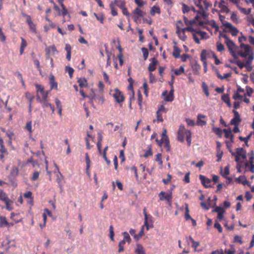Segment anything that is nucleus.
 I'll return each mask as SVG.
<instances>
[{
	"label": "nucleus",
	"mask_w": 254,
	"mask_h": 254,
	"mask_svg": "<svg viewBox=\"0 0 254 254\" xmlns=\"http://www.w3.org/2000/svg\"><path fill=\"white\" fill-rule=\"evenodd\" d=\"M110 94L114 97L116 102L118 103H122L125 100V97L123 93L118 89L111 90Z\"/></svg>",
	"instance_id": "obj_5"
},
{
	"label": "nucleus",
	"mask_w": 254,
	"mask_h": 254,
	"mask_svg": "<svg viewBox=\"0 0 254 254\" xmlns=\"http://www.w3.org/2000/svg\"><path fill=\"white\" fill-rule=\"evenodd\" d=\"M185 217L186 219V220H190L191 219V216H190L189 212V205L187 203L185 204Z\"/></svg>",
	"instance_id": "obj_37"
},
{
	"label": "nucleus",
	"mask_w": 254,
	"mask_h": 254,
	"mask_svg": "<svg viewBox=\"0 0 254 254\" xmlns=\"http://www.w3.org/2000/svg\"><path fill=\"white\" fill-rule=\"evenodd\" d=\"M163 146L167 152L170 151V141L168 137H166L164 139Z\"/></svg>",
	"instance_id": "obj_29"
},
{
	"label": "nucleus",
	"mask_w": 254,
	"mask_h": 254,
	"mask_svg": "<svg viewBox=\"0 0 254 254\" xmlns=\"http://www.w3.org/2000/svg\"><path fill=\"white\" fill-rule=\"evenodd\" d=\"M109 233H110V237L112 241L114 240V227L113 225H111L109 227Z\"/></svg>",
	"instance_id": "obj_55"
},
{
	"label": "nucleus",
	"mask_w": 254,
	"mask_h": 254,
	"mask_svg": "<svg viewBox=\"0 0 254 254\" xmlns=\"http://www.w3.org/2000/svg\"><path fill=\"white\" fill-rule=\"evenodd\" d=\"M235 161L239 162L241 158H246V152L243 148H237L236 150Z\"/></svg>",
	"instance_id": "obj_10"
},
{
	"label": "nucleus",
	"mask_w": 254,
	"mask_h": 254,
	"mask_svg": "<svg viewBox=\"0 0 254 254\" xmlns=\"http://www.w3.org/2000/svg\"><path fill=\"white\" fill-rule=\"evenodd\" d=\"M191 133L190 131L186 129L183 125H181L178 131V140L183 142L185 137H186L189 146H190L191 144Z\"/></svg>",
	"instance_id": "obj_1"
},
{
	"label": "nucleus",
	"mask_w": 254,
	"mask_h": 254,
	"mask_svg": "<svg viewBox=\"0 0 254 254\" xmlns=\"http://www.w3.org/2000/svg\"><path fill=\"white\" fill-rule=\"evenodd\" d=\"M176 33L178 34L179 38L182 41H184L186 40L187 36L185 34V31L184 30V28H180L179 25H177Z\"/></svg>",
	"instance_id": "obj_14"
},
{
	"label": "nucleus",
	"mask_w": 254,
	"mask_h": 254,
	"mask_svg": "<svg viewBox=\"0 0 254 254\" xmlns=\"http://www.w3.org/2000/svg\"><path fill=\"white\" fill-rule=\"evenodd\" d=\"M24 196L25 197V198H30V203L33 204V198H32V193L31 191H27L26 192H25L24 194Z\"/></svg>",
	"instance_id": "obj_51"
},
{
	"label": "nucleus",
	"mask_w": 254,
	"mask_h": 254,
	"mask_svg": "<svg viewBox=\"0 0 254 254\" xmlns=\"http://www.w3.org/2000/svg\"><path fill=\"white\" fill-rule=\"evenodd\" d=\"M25 128L29 132V133H32V122L30 121L27 123Z\"/></svg>",
	"instance_id": "obj_62"
},
{
	"label": "nucleus",
	"mask_w": 254,
	"mask_h": 254,
	"mask_svg": "<svg viewBox=\"0 0 254 254\" xmlns=\"http://www.w3.org/2000/svg\"><path fill=\"white\" fill-rule=\"evenodd\" d=\"M124 235V240L127 243H129L131 241V238L128 234V233L127 232H125L123 233Z\"/></svg>",
	"instance_id": "obj_52"
},
{
	"label": "nucleus",
	"mask_w": 254,
	"mask_h": 254,
	"mask_svg": "<svg viewBox=\"0 0 254 254\" xmlns=\"http://www.w3.org/2000/svg\"><path fill=\"white\" fill-rule=\"evenodd\" d=\"M36 99L38 102H40L42 104V106L43 108H47L50 107L52 110L53 113L55 112V108L53 106H52L50 103L48 102V99H41V97H39L38 96H36Z\"/></svg>",
	"instance_id": "obj_11"
},
{
	"label": "nucleus",
	"mask_w": 254,
	"mask_h": 254,
	"mask_svg": "<svg viewBox=\"0 0 254 254\" xmlns=\"http://www.w3.org/2000/svg\"><path fill=\"white\" fill-rule=\"evenodd\" d=\"M143 235H144V228H143V226H142L139 234L138 235H137V236H136L135 240L138 241L142 237V236Z\"/></svg>",
	"instance_id": "obj_59"
},
{
	"label": "nucleus",
	"mask_w": 254,
	"mask_h": 254,
	"mask_svg": "<svg viewBox=\"0 0 254 254\" xmlns=\"http://www.w3.org/2000/svg\"><path fill=\"white\" fill-rule=\"evenodd\" d=\"M50 83L51 85V90H58V83L55 81V76L53 74H51L49 77Z\"/></svg>",
	"instance_id": "obj_20"
},
{
	"label": "nucleus",
	"mask_w": 254,
	"mask_h": 254,
	"mask_svg": "<svg viewBox=\"0 0 254 254\" xmlns=\"http://www.w3.org/2000/svg\"><path fill=\"white\" fill-rule=\"evenodd\" d=\"M202 88L203 89V91L205 94L206 97L209 96V92L208 91V88L207 84L204 82H202Z\"/></svg>",
	"instance_id": "obj_39"
},
{
	"label": "nucleus",
	"mask_w": 254,
	"mask_h": 254,
	"mask_svg": "<svg viewBox=\"0 0 254 254\" xmlns=\"http://www.w3.org/2000/svg\"><path fill=\"white\" fill-rule=\"evenodd\" d=\"M143 214L144 215V226L146 227V230H148L150 228L153 227L152 217L147 214L146 208L143 209Z\"/></svg>",
	"instance_id": "obj_8"
},
{
	"label": "nucleus",
	"mask_w": 254,
	"mask_h": 254,
	"mask_svg": "<svg viewBox=\"0 0 254 254\" xmlns=\"http://www.w3.org/2000/svg\"><path fill=\"white\" fill-rule=\"evenodd\" d=\"M110 7L111 9V14L113 16H117L118 15V12L115 10L113 2H112L110 4Z\"/></svg>",
	"instance_id": "obj_50"
},
{
	"label": "nucleus",
	"mask_w": 254,
	"mask_h": 254,
	"mask_svg": "<svg viewBox=\"0 0 254 254\" xmlns=\"http://www.w3.org/2000/svg\"><path fill=\"white\" fill-rule=\"evenodd\" d=\"M224 38L226 39L225 44H226L229 51L231 53L232 56L235 58L237 59V50L238 49V47L234 44V43L229 39V38L226 35L223 36Z\"/></svg>",
	"instance_id": "obj_4"
},
{
	"label": "nucleus",
	"mask_w": 254,
	"mask_h": 254,
	"mask_svg": "<svg viewBox=\"0 0 254 254\" xmlns=\"http://www.w3.org/2000/svg\"><path fill=\"white\" fill-rule=\"evenodd\" d=\"M8 221L5 217L0 216V227H3L7 226Z\"/></svg>",
	"instance_id": "obj_34"
},
{
	"label": "nucleus",
	"mask_w": 254,
	"mask_h": 254,
	"mask_svg": "<svg viewBox=\"0 0 254 254\" xmlns=\"http://www.w3.org/2000/svg\"><path fill=\"white\" fill-rule=\"evenodd\" d=\"M172 189L169 192L166 193L165 191H161L159 193V199L161 201L166 200L168 202H171L172 199Z\"/></svg>",
	"instance_id": "obj_9"
},
{
	"label": "nucleus",
	"mask_w": 254,
	"mask_h": 254,
	"mask_svg": "<svg viewBox=\"0 0 254 254\" xmlns=\"http://www.w3.org/2000/svg\"><path fill=\"white\" fill-rule=\"evenodd\" d=\"M213 132L216 133L219 137H221L222 135V130L219 127H214L213 128Z\"/></svg>",
	"instance_id": "obj_58"
},
{
	"label": "nucleus",
	"mask_w": 254,
	"mask_h": 254,
	"mask_svg": "<svg viewBox=\"0 0 254 254\" xmlns=\"http://www.w3.org/2000/svg\"><path fill=\"white\" fill-rule=\"evenodd\" d=\"M203 52H205V59L207 58H210L211 57H213V54H215L214 52L211 51V50H203L201 54H202Z\"/></svg>",
	"instance_id": "obj_35"
},
{
	"label": "nucleus",
	"mask_w": 254,
	"mask_h": 254,
	"mask_svg": "<svg viewBox=\"0 0 254 254\" xmlns=\"http://www.w3.org/2000/svg\"><path fill=\"white\" fill-rule=\"evenodd\" d=\"M190 10V8L187 4L183 3L182 5V11L184 13L188 12Z\"/></svg>",
	"instance_id": "obj_61"
},
{
	"label": "nucleus",
	"mask_w": 254,
	"mask_h": 254,
	"mask_svg": "<svg viewBox=\"0 0 254 254\" xmlns=\"http://www.w3.org/2000/svg\"><path fill=\"white\" fill-rule=\"evenodd\" d=\"M94 15L96 17V19L100 22L101 23H103L104 20V16L103 14H97L96 13H94Z\"/></svg>",
	"instance_id": "obj_44"
},
{
	"label": "nucleus",
	"mask_w": 254,
	"mask_h": 254,
	"mask_svg": "<svg viewBox=\"0 0 254 254\" xmlns=\"http://www.w3.org/2000/svg\"><path fill=\"white\" fill-rule=\"evenodd\" d=\"M158 64V62L155 58L151 59V63L149 64L148 69L150 72L154 71L156 69V65Z\"/></svg>",
	"instance_id": "obj_19"
},
{
	"label": "nucleus",
	"mask_w": 254,
	"mask_h": 254,
	"mask_svg": "<svg viewBox=\"0 0 254 254\" xmlns=\"http://www.w3.org/2000/svg\"><path fill=\"white\" fill-rule=\"evenodd\" d=\"M229 165H227L224 168V171L221 172V174L224 178H226L227 175L229 174Z\"/></svg>",
	"instance_id": "obj_42"
},
{
	"label": "nucleus",
	"mask_w": 254,
	"mask_h": 254,
	"mask_svg": "<svg viewBox=\"0 0 254 254\" xmlns=\"http://www.w3.org/2000/svg\"><path fill=\"white\" fill-rule=\"evenodd\" d=\"M181 50L179 47H178L176 45L173 46V51L172 53V55L175 58H179L181 56Z\"/></svg>",
	"instance_id": "obj_22"
},
{
	"label": "nucleus",
	"mask_w": 254,
	"mask_h": 254,
	"mask_svg": "<svg viewBox=\"0 0 254 254\" xmlns=\"http://www.w3.org/2000/svg\"><path fill=\"white\" fill-rule=\"evenodd\" d=\"M132 15H136L139 16L140 17H142L144 15L143 12L139 7L135 8L132 13Z\"/></svg>",
	"instance_id": "obj_30"
},
{
	"label": "nucleus",
	"mask_w": 254,
	"mask_h": 254,
	"mask_svg": "<svg viewBox=\"0 0 254 254\" xmlns=\"http://www.w3.org/2000/svg\"><path fill=\"white\" fill-rule=\"evenodd\" d=\"M19 173V169L18 167L16 166H13L11 168L10 175L12 177H16L18 175Z\"/></svg>",
	"instance_id": "obj_28"
},
{
	"label": "nucleus",
	"mask_w": 254,
	"mask_h": 254,
	"mask_svg": "<svg viewBox=\"0 0 254 254\" xmlns=\"http://www.w3.org/2000/svg\"><path fill=\"white\" fill-rule=\"evenodd\" d=\"M240 48L241 49L242 51H244V52L238 51L237 58H238V56H240L243 58H246L247 56H250V55L252 54L254 55L252 48L248 44L241 43L240 45Z\"/></svg>",
	"instance_id": "obj_3"
},
{
	"label": "nucleus",
	"mask_w": 254,
	"mask_h": 254,
	"mask_svg": "<svg viewBox=\"0 0 254 254\" xmlns=\"http://www.w3.org/2000/svg\"><path fill=\"white\" fill-rule=\"evenodd\" d=\"M196 33L198 35L201 37V39L206 38L205 36L207 35L206 32L201 31H196Z\"/></svg>",
	"instance_id": "obj_64"
},
{
	"label": "nucleus",
	"mask_w": 254,
	"mask_h": 254,
	"mask_svg": "<svg viewBox=\"0 0 254 254\" xmlns=\"http://www.w3.org/2000/svg\"><path fill=\"white\" fill-rule=\"evenodd\" d=\"M93 100H97L98 104H102L104 102V99L103 96L96 97L94 95L91 99V102H92Z\"/></svg>",
	"instance_id": "obj_33"
},
{
	"label": "nucleus",
	"mask_w": 254,
	"mask_h": 254,
	"mask_svg": "<svg viewBox=\"0 0 254 254\" xmlns=\"http://www.w3.org/2000/svg\"><path fill=\"white\" fill-rule=\"evenodd\" d=\"M0 152L8 155V151L4 147L3 140L1 137H0Z\"/></svg>",
	"instance_id": "obj_26"
},
{
	"label": "nucleus",
	"mask_w": 254,
	"mask_h": 254,
	"mask_svg": "<svg viewBox=\"0 0 254 254\" xmlns=\"http://www.w3.org/2000/svg\"><path fill=\"white\" fill-rule=\"evenodd\" d=\"M218 7L221 9V11L223 12L227 13L230 11L229 9L225 4H219Z\"/></svg>",
	"instance_id": "obj_45"
},
{
	"label": "nucleus",
	"mask_w": 254,
	"mask_h": 254,
	"mask_svg": "<svg viewBox=\"0 0 254 254\" xmlns=\"http://www.w3.org/2000/svg\"><path fill=\"white\" fill-rule=\"evenodd\" d=\"M206 118V116L202 115V114H198L197 117V121H196V125L198 126H204L206 125V121L203 120L202 119H205Z\"/></svg>",
	"instance_id": "obj_16"
},
{
	"label": "nucleus",
	"mask_w": 254,
	"mask_h": 254,
	"mask_svg": "<svg viewBox=\"0 0 254 254\" xmlns=\"http://www.w3.org/2000/svg\"><path fill=\"white\" fill-rule=\"evenodd\" d=\"M134 252L136 254H146L144 248L139 244H136V248Z\"/></svg>",
	"instance_id": "obj_23"
},
{
	"label": "nucleus",
	"mask_w": 254,
	"mask_h": 254,
	"mask_svg": "<svg viewBox=\"0 0 254 254\" xmlns=\"http://www.w3.org/2000/svg\"><path fill=\"white\" fill-rule=\"evenodd\" d=\"M180 58H181V61L182 62H185L188 59L190 58V57L189 55L185 54L182 55V56H180Z\"/></svg>",
	"instance_id": "obj_63"
},
{
	"label": "nucleus",
	"mask_w": 254,
	"mask_h": 254,
	"mask_svg": "<svg viewBox=\"0 0 254 254\" xmlns=\"http://www.w3.org/2000/svg\"><path fill=\"white\" fill-rule=\"evenodd\" d=\"M199 179L201 181V182L202 184L205 187V188H209L210 187V184L211 183V180L205 177V176L200 175H199Z\"/></svg>",
	"instance_id": "obj_18"
},
{
	"label": "nucleus",
	"mask_w": 254,
	"mask_h": 254,
	"mask_svg": "<svg viewBox=\"0 0 254 254\" xmlns=\"http://www.w3.org/2000/svg\"><path fill=\"white\" fill-rule=\"evenodd\" d=\"M223 25L225 26V27L229 29L230 32L231 33L232 36H235L238 34V29L234 26L231 23L226 22L225 23H223Z\"/></svg>",
	"instance_id": "obj_12"
},
{
	"label": "nucleus",
	"mask_w": 254,
	"mask_h": 254,
	"mask_svg": "<svg viewBox=\"0 0 254 254\" xmlns=\"http://www.w3.org/2000/svg\"><path fill=\"white\" fill-rule=\"evenodd\" d=\"M223 131L225 133V137L226 138H230L231 143L234 142V135L232 133L231 129H224Z\"/></svg>",
	"instance_id": "obj_21"
},
{
	"label": "nucleus",
	"mask_w": 254,
	"mask_h": 254,
	"mask_svg": "<svg viewBox=\"0 0 254 254\" xmlns=\"http://www.w3.org/2000/svg\"><path fill=\"white\" fill-rule=\"evenodd\" d=\"M22 15L26 18V22L29 26L30 31L35 34H37V31L36 24L32 21L31 16L24 13H22Z\"/></svg>",
	"instance_id": "obj_7"
},
{
	"label": "nucleus",
	"mask_w": 254,
	"mask_h": 254,
	"mask_svg": "<svg viewBox=\"0 0 254 254\" xmlns=\"http://www.w3.org/2000/svg\"><path fill=\"white\" fill-rule=\"evenodd\" d=\"M64 1V0H58V2L61 5L62 8V14L64 17L67 14V10L63 3Z\"/></svg>",
	"instance_id": "obj_24"
},
{
	"label": "nucleus",
	"mask_w": 254,
	"mask_h": 254,
	"mask_svg": "<svg viewBox=\"0 0 254 254\" xmlns=\"http://www.w3.org/2000/svg\"><path fill=\"white\" fill-rule=\"evenodd\" d=\"M185 72V68L184 66H181L179 68H177L174 70V73L176 75H180Z\"/></svg>",
	"instance_id": "obj_41"
},
{
	"label": "nucleus",
	"mask_w": 254,
	"mask_h": 254,
	"mask_svg": "<svg viewBox=\"0 0 254 254\" xmlns=\"http://www.w3.org/2000/svg\"><path fill=\"white\" fill-rule=\"evenodd\" d=\"M141 51L143 54V58L145 60H146L148 57V49L146 48H142L141 49Z\"/></svg>",
	"instance_id": "obj_56"
},
{
	"label": "nucleus",
	"mask_w": 254,
	"mask_h": 254,
	"mask_svg": "<svg viewBox=\"0 0 254 254\" xmlns=\"http://www.w3.org/2000/svg\"><path fill=\"white\" fill-rule=\"evenodd\" d=\"M25 97L29 101V109H30V111H31L32 102V101H33V100L34 99V96L32 95L29 92H26L25 93Z\"/></svg>",
	"instance_id": "obj_31"
},
{
	"label": "nucleus",
	"mask_w": 254,
	"mask_h": 254,
	"mask_svg": "<svg viewBox=\"0 0 254 254\" xmlns=\"http://www.w3.org/2000/svg\"><path fill=\"white\" fill-rule=\"evenodd\" d=\"M46 52L47 56V59H49L50 58L49 55L52 54L53 55H54L56 53H57L58 51L57 50V49L55 45H53L51 46H50L47 48H46Z\"/></svg>",
	"instance_id": "obj_17"
},
{
	"label": "nucleus",
	"mask_w": 254,
	"mask_h": 254,
	"mask_svg": "<svg viewBox=\"0 0 254 254\" xmlns=\"http://www.w3.org/2000/svg\"><path fill=\"white\" fill-rule=\"evenodd\" d=\"M239 9L243 13H244V14H246V15H249L251 12V8L246 9L245 8L239 7Z\"/></svg>",
	"instance_id": "obj_53"
},
{
	"label": "nucleus",
	"mask_w": 254,
	"mask_h": 254,
	"mask_svg": "<svg viewBox=\"0 0 254 254\" xmlns=\"http://www.w3.org/2000/svg\"><path fill=\"white\" fill-rule=\"evenodd\" d=\"M217 50L218 52H221L225 50L224 45L220 42H217L216 43Z\"/></svg>",
	"instance_id": "obj_49"
},
{
	"label": "nucleus",
	"mask_w": 254,
	"mask_h": 254,
	"mask_svg": "<svg viewBox=\"0 0 254 254\" xmlns=\"http://www.w3.org/2000/svg\"><path fill=\"white\" fill-rule=\"evenodd\" d=\"M234 113V117L230 121V125H239V123L241 122L240 116L238 111L235 110H233Z\"/></svg>",
	"instance_id": "obj_13"
},
{
	"label": "nucleus",
	"mask_w": 254,
	"mask_h": 254,
	"mask_svg": "<svg viewBox=\"0 0 254 254\" xmlns=\"http://www.w3.org/2000/svg\"><path fill=\"white\" fill-rule=\"evenodd\" d=\"M189 240L192 243L191 247L194 248L195 251H196L197 248L199 246V243L198 242L195 241L191 236L189 237Z\"/></svg>",
	"instance_id": "obj_43"
},
{
	"label": "nucleus",
	"mask_w": 254,
	"mask_h": 254,
	"mask_svg": "<svg viewBox=\"0 0 254 254\" xmlns=\"http://www.w3.org/2000/svg\"><path fill=\"white\" fill-rule=\"evenodd\" d=\"M77 82L79 86L81 88L87 86V80L85 78H79Z\"/></svg>",
	"instance_id": "obj_40"
},
{
	"label": "nucleus",
	"mask_w": 254,
	"mask_h": 254,
	"mask_svg": "<svg viewBox=\"0 0 254 254\" xmlns=\"http://www.w3.org/2000/svg\"><path fill=\"white\" fill-rule=\"evenodd\" d=\"M85 161L86 164V171L88 175L89 174V170L90 167V160L89 155L87 153L85 154Z\"/></svg>",
	"instance_id": "obj_27"
},
{
	"label": "nucleus",
	"mask_w": 254,
	"mask_h": 254,
	"mask_svg": "<svg viewBox=\"0 0 254 254\" xmlns=\"http://www.w3.org/2000/svg\"><path fill=\"white\" fill-rule=\"evenodd\" d=\"M155 160L156 161L158 162V163L160 166L162 165L163 161L162 160V155L161 153H158L156 155Z\"/></svg>",
	"instance_id": "obj_54"
},
{
	"label": "nucleus",
	"mask_w": 254,
	"mask_h": 254,
	"mask_svg": "<svg viewBox=\"0 0 254 254\" xmlns=\"http://www.w3.org/2000/svg\"><path fill=\"white\" fill-rule=\"evenodd\" d=\"M236 181L240 184H242L244 185H246L248 183L247 179L244 176H241L236 179Z\"/></svg>",
	"instance_id": "obj_32"
},
{
	"label": "nucleus",
	"mask_w": 254,
	"mask_h": 254,
	"mask_svg": "<svg viewBox=\"0 0 254 254\" xmlns=\"http://www.w3.org/2000/svg\"><path fill=\"white\" fill-rule=\"evenodd\" d=\"M35 87L37 91V96L41 97V99H48V94L50 91H45L44 88L40 84H35Z\"/></svg>",
	"instance_id": "obj_6"
},
{
	"label": "nucleus",
	"mask_w": 254,
	"mask_h": 254,
	"mask_svg": "<svg viewBox=\"0 0 254 254\" xmlns=\"http://www.w3.org/2000/svg\"><path fill=\"white\" fill-rule=\"evenodd\" d=\"M254 59V56L253 54L250 55L248 57L246 62L245 67L248 71H251L253 69V66L251 64L253 60Z\"/></svg>",
	"instance_id": "obj_15"
},
{
	"label": "nucleus",
	"mask_w": 254,
	"mask_h": 254,
	"mask_svg": "<svg viewBox=\"0 0 254 254\" xmlns=\"http://www.w3.org/2000/svg\"><path fill=\"white\" fill-rule=\"evenodd\" d=\"M40 172L39 171H35L33 174V175L32 176V177L31 178V180L32 181H36L37 180H38V179L39 178V175H40Z\"/></svg>",
	"instance_id": "obj_48"
},
{
	"label": "nucleus",
	"mask_w": 254,
	"mask_h": 254,
	"mask_svg": "<svg viewBox=\"0 0 254 254\" xmlns=\"http://www.w3.org/2000/svg\"><path fill=\"white\" fill-rule=\"evenodd\" d=\"M160 9L158 6H153L150 10V14L154 15L156 13H160Z\"/></svg>",
	"instance_id": "obj_36"
},
{
	"label": "nucleus",
	"mask_w": 254,
	"mask_h": 254,
	"mask_svg": "<svg viewBox=\"0 0 254 254\" xmlns=\"http://www.w3.org/2000/svg\"><path fill=\"white\" fill-rule=\"evenodd\" d=\"M205 52H203L202 54H200V60L203 63V65L204 67V68H206L207 67V62L206 59H205Z\"/></svg>",
	"instance_id": "obj_38"
},
{
	"label": "nucleus",
	"mask_w": 254,
	"mask_h": 254,
	"mask_svg": "<svg viewBox=\"0 0 254 254\" xmlns=\"http://www.w3.org/2000/svg\"><path fill=\"white\" fill-rule=\"evenodd\" d=\"M248 155L249 156V163L250 164H252L254 163V152L253 150L251 151L250 153H249Z\"/></svg>",
	"instance_id": "obj_57"
},
{
	"label": "nucleus",
	"mask_w": 254,
	"mask_h": 254,
	"mask_svg": "<svg viewBox=\"0 0 254 254\" xmlns=\"http://www.w3.org/2000/svg\"><path fill=\"white\" fill-rule=\"evenodd\" d=\"M252 133H251L249 135H248L246 137H242V136H240L239 137V139L241 140V141H243L245 142V143L246 144H247L249 141V140L251 138V136L252 135Z\"/></svg>",
	"instance_id": "obj_60"
},
{
	"label": "nucleus",
	"mask_w": 254,
	"mask_h": 254,
	"mask_svg": "<svg viewBox=\"0 0 254 254\" xmlns=\"http://www.w3.org/2000/svg\"><path fill=\"white\" fill-rule=\"evenodd\" d=\"M0 201L5 203V208L7 210L10 211L13 209V201L9 198L3 190H0Z\"/></svg>",
	"instance_id": "obj_2"
},
{
	"label": "nucleus",
	"mask_w": 254,
	"mask_h": 254,
	"mask_svg": "<svg viewBox=\"0 0 254 254\" xmlns=\"http://www.w3.org/2000/svg\"><path fill=\"white\" fill-rule=\"evenodd\" d=\"M236 252V250L235 249L234 246L232 245H230V249L225 250V253L226 254H235Z\"/></svg>",
	"instance_id": "obj_46"
},
{
	"label": "nucleus",
	"mask_w": 254,
	"mask_h": 254,
	"mask_svg": "<svg viewBox=\"0 0 254 254\" xmlns=\"http://www.w3.org/2000/svg\"><path fill=\"white\" fill-rule=\"evenodd\" d=\"M215 72H216L217 77L221 80H223L224 79H227V78L231 77V75H232L231 73H227L224 74L223 75H222L219 73V72L217 69H216Z\"/></svg>",
	"instance_id": "obj_25"
},
{
	"label": "nucleus",
	"mask_w": 254,
	"mask_h": 254,
	"mask_svg": "<svg viewBox=\"0 0 254 254\" xmlns=\"http://www.w3.org/2000/svg\"><path fill=\"white\" fill-rule=\"evenodd\" d=\"M231 19L234 22V23H239V18L237 15V14L234 12H233L232 13H231Z\"/></svg>",
	"instance_id": "obj_47"
}]
</instances>
